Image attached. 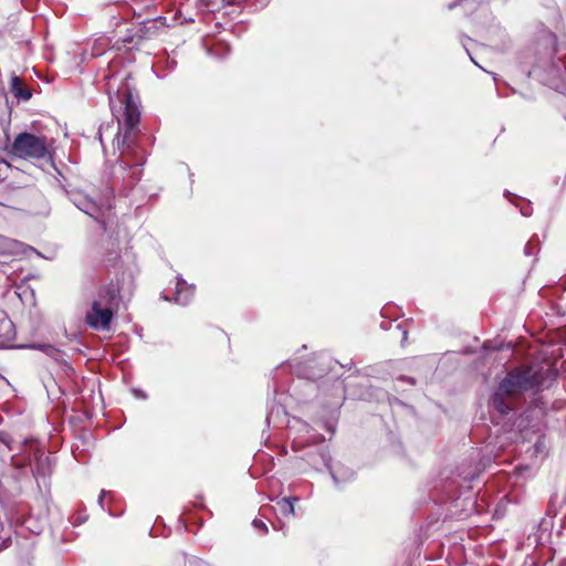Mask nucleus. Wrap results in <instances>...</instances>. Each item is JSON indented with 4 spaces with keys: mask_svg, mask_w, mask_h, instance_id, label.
Segmentation results:
<instances>
[{
    "mask_svg": "<svg viewBox=\"0 0 566 566\" xmlns=\"http://www.w3.org/2000/svg\"><path fill=\"white\" fill-rule=\"evenodd\" d=\"M543 380V373L537 367H518L511 370L493 395V407L502 415L509 413L526 391L538 388Z\"/></svg>",
    "mask_w": 566,
    "mask_h": 566,
    "instance_id": "nucleus-1",
    "label": "nucleus"
},
{
    "mask_svg": "<svg viewBox=\"0 0 566 566\" xmlns=\"http://www.w3.org/2000/svg\"><path fill=\"white\" fill-rule=\"evenodd\" d=\"M11 153L24 159H43L49 155L48 140L44 136L20 133L14 138Z\"/></svg>",
    "mask_w": 566,
    "mask_h": 566,
    "instance_id": "nucleus-2",
    "label": "nucleus"
},
{
    "mask_svg": "<svg viewBox=\"0 0 566 566\" xmlns=\"http://www.w3.org/2000/svg\"><path fill=\"white\" fill-rule=\"evenodd\" d=\"M120 103L124 104V108H125V113H124L125 119L124 120H125V126H126V130H125L124 138H123V146L126 145L127 148H130L129 137H130V134L133 133V130L137 127V125L139 123L140 113H139L138 105H137L136 101L134 99V96L130 92L125 91L123 93Z\"/></svg>",
    "mask_w": 566,
    "mask_h": 566,
    "instance_id": "nucleus-3",
    "label": "nucleus"
},
{
    "mask_svg": "<svg viewBox=\"0 0 566 566\" xmlns=\"http://www.w3.org/2000/svg\"><path fill=\"white\" fill-rule=\"evenodd\" d=\"M114 316V310L102 302H93L92 308L86 313V323L95 329H108Z\"/></svg>",
    "mask_w": 566,
    "mask_h": 566,
    "instance_id": "nucleus-4",
    "label": "nucleus"
},
{
    "mask_svg": "<svg viewBox=\"0 0 566 566\" xmlns=\"http://www.w3.org/2000/svg\"><path fill=\"white\" fill-rule=\"evenodd\" d=\"M117 295L118 289L114 284H108L98 290L97 298L95 302H102L103 305L109 306L114 310Z\"/></svg>",
    "mask_w": 566,
    "mask_h": 566,
    "instance_id": "nucleus-5",
    "label": "nucleus"
},
{
    "mask_svg": "<svg viewBox=\"0 0 566 566\" xmlns=\"http://www.w3.org/2000/svg\"><path fill=\"white\" fill-rule=\"evenodd\" d=\"M11 91L17 97H22L24 99H29L31 97V93L24 88L22 81L18 76H13L11 78Z\"/></svg>",
    "mask_w": 566,
    "mask_h": 566,
    "instance_id": "nucleus-6",
    "label": "nucleus"
},
{
    "mask_svg": "<svg viewBox=\"0 0 566 566\" xmlns=\"http://www.w3.org/2000/svg\"><path fill=\"white\" fill-rule=\"evenodd\" d=\"M15 242L0 235V263L2 259L10 255L14 251Z\"/></svg>",
    "mask_w": 566,
    "mask_h": 566,
    "instance_id": "nucleus-7",
    "label": "nucleus"
},
{
    "mask_svg": "<svg viewBox=\"0 0 566 566\" xmlns=\"http://www.w3.org/2000/svg\"><path fill=\"white\" fill-rule=\"evenodd\" d=\"M77 207L90 216H94L98 211L96 203L88 199H85L83 202L78 203Z\"/></svg>",
    "mask_w": 566,
    "mask_h": 566,
    "instance_id": "nucleus-8",
    "label": "nucleus"
},
{
    "mask_svg": "<svg viewBox=\"0 0 566 566\" xmlns=\"http://www.w3.org/2000/svg\"><path fill=\"white\" fill-rule=\"evenodd\" d=\"M277 505H279L282 514H284V515H293L294 514V505H293L291 499L284 497L277 503Z\"/></svg>",
    "mask_w": 566,
    "mask_h": 566,
    "instance_id": "nucleus-9",
    "label": "nucleus"
},
{
    "mask_svg": "<svg viewBox=\"0 0 566 566\" xmlns=\"http://www.w3.org/2000/svg\"><path fill=\"white\" fill-rule=\"evenodd\" d=\"M10 169L11 165L6 160L0 161V181L8 178Z\"/></svg>",
    "mask_w": 566,
    "mask_h": 566,
    "instance_id": "nucleus-10",
    "label": "nucleus"
},
{
    "mask_svg": "<svg viewBox=\"0 0 566 566\" xmlns=\"http://www.w3.org/2000/svg\"><path fill=\"white\" fill-rule=\"evenodd\" d=\"M0 442L3 443L8 449L11 450V442H12V439L10 438V436L6 432H0Z\"/></svg>",
    "mask_w": 566,
    "mask_h": 566,
    "instance_id": "nucleus-11",
    "label": "nucleus"
},
{
    "mask_svg": "<svg viewBox=\"0 0 566 566\" xmlns=\"http://www.w3.org/2000/svg\"><path fill=\"white\" fill-rule=\"evenodd\" d=\"M253 526L258 530H261L263 533L268 532V527H266L265 523L262 522L261 520H254Z\"/></svg>",
    "mask_w": 566,
    "mask_h": 566,
    "instance_id": "nucleus-12",
    "label": "nucleus"
},
{
    "mask_svg": "<svg viewBox=\"0 0 566 566\" xmlns=\"http://www.w3.org/2000/svg\"><path fill=\"white\" fill-rule=\"evenodd\" d=\"M12 465L20 469V468H23L25 465V462L23 461H19L15 457H12Z\"/></svg>",
    "mask_w": 566,
    "mask_h": 566,
    "instance_id": "nucleus-13",
    "label": "nucleus"
},
{
    "mask_svg": "<svg viewBox=\"0 0 566 566\" xmlns=\"http://www.w3.org/2000/svg\"><path fill=\"white\" fill-rule=\"evenodd\" d=\"M10 325H11V323H9V322L1 323V326H8L9 327Z\"/></svg>",
    "mask_w": 566,
    "mask_h": 566,
    "instance_id": "nucleus-14",
    "label": "nucleus"
},
{
    "mask_svg": "<svg viewBox=\"0 0 566 566\" xmlns=\"http://www.w3.org/2000/svg\"><path fill=\"white\" fill-rule=\"evenodd\" d=\"M104 495H105V492H102V495L99 496V501L103 500Z\"/></svg>",
    "mask_w": 566,
    "mask_h": 566,
    "instance_id": "nucleus-15",
    "label": "nucleus"
}]
</instances>
